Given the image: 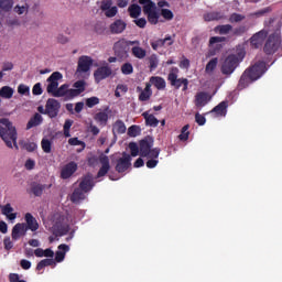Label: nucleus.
Here are the masks:
<instances>
[{
  "instance_id": "1",
  "label": "nucleus",
  "mask_w": 282,
  "mask_h": 282,
  "mask_svg": "<svg viewBox=\"0 0 282 282\" xmlns=\"http://www.w3.org/2000/svg\"><path fill=\"white\" fill-rule=\"evenodd\" d=\"M0 124V137L3 143L7 144V148L20 150V147H22V149H25L28 152L35 151L36 145L34 142L20 141V143H17V130L14 126H11L9 119L1 118Z\"/></svg>"
},
{
  "instance_id": "2",
  "label": "nucleus",
  "mask_w": 282,
  "mask_h": 282,
  "mask_svg": "<svg viewBox=\"0 0 282 282\" xmlns=\"http://www.w3.org/2000/svg\"><path fill=\"white\" fill-rule=\"evenodd\" d=\"M265 74V63L257 62L250 68L245 69L239 78V89L247 88L249 84L260 79Z\"/></svg>"
},
{
  "instance_id": "3",
  "label": "nucleus",
  "mask_w": 282,
  "mask_h": 282,
  "mask_svg": "<svg viewBox=\"0 0 282 282\" xmlns=\"http://www.w3.org/2000/svg\"><path fill=\"white\" fill-rule=\"evenodd\" d=\"M243 59V50H239L236 54L228 55L223 65L220 66V73L225 76H230L239 67V63Z\"/></svg>"
},
{
  "instance_id": "4",
  "label": "nucleus",
  "mask_w": 282,
  "mask_h": 282,
  "mask_svg": "<svg viewBox=\"0 0 282 282\" xmlns=\"http://www.w3.org/2000/svg\"><path fill=\"white\" fill-rule=\"evenodd\" d=\"M153 138L145 137L143 140H140L138 149H140V158L158 160L161 149L153 148Z\"/></svg>"
},
{
  "instance_id": "5",
  "label": "nucleus",
  "mask_w": 282,
  "mask_h": 282,
  "mask_svg": "<svg viewBox=\"0 0 282 282\" xmlns=\"http://www.w3.org/2000/svg\"><path fill=\"white\" fill-rule=\"evenodd\" d=\"M97 161L100 162L101 166L100 170L97 171L96 178L105 177V175H108V172L110 171L109 159L106 155L100 156V159H97L96 156H89V159H86V165L95 166Z\"/></svg>"
},
{
  "instance_id": "6",
  "label": "nucleus",
  "mask_w": 282,
  "mask_h": 282,
  "mask_svg": "<svg viewBox=\"0 0 282 282\" xmlns=\"http://www.w3.org/2000/svg\"><path fill=\"white\" fill-rule=\"evenodd\" d=\"M70 231L69 225L65 223V216L54 215V220L52 224V234L54 237H64Z\"/></svg>"
},
{
  "instance_id": "7",
  "label": "nucleus",
  "mask_w": 282,
  "mask_h": 282,
  "mask_svg": "<svg viewBox=\"0 0 282 282\" xmlns=\"http://www.w3.org/2000/svg\"><path fill=\"white\" fill-rule=\"evenodd\" d=\"M281 44V37L278 33L271 34L269 36V41H265L263 45H260V47H263V53L265 55H273L279 50V45Z\"/></svg>"
},
{
  "instance_id": "8",
  "label": "nucleus",
  "mask_w": 282,
  "mask_h": 282,
  "mask_svg": "<svg viewBox=\"0 0 282 282\" xmlns=\"http://www.w3.org/2000/svg\"><path fill=\"white\" fill-rule=\"evenodd\" d=\"M226 42V37L223 36H213L209 37V51H207V58L217 55V52H220L223 45L220 43Z\"/></svg>"
},
{
  "instance_id": "9",
  "label": "nucleus",
  "mask_w": 282,
  "mask_h": 282,
  "mask_svg": "<svg viewBox=\"0 0 282 282\" xmlns=\"http://www.w3.org/2000/svg\"><path fill=\"white\" fill-rule=\"evenodd\" d=\"M269 36L271 35L268 34V31L260 30L258 33L252 34V37H250V45L252 48L258 50L263 45L264 42L268 41Z\"/></svg>"
},
{
  "instance_id": "10",
  "label": "nucleus",
  "mask_w": 282,
  "mask_h": 282,
  "mask_svg": "<svg viewBox=\"0 0 282 282\" xmlns=\"http://www.w3.org/2000/svg\"><path fill=\"white\" fill-rule=\"evenodd\" d=\"M166 80H169L170 85L175 87V89L183 87V91L188 90V79L177 78V74L170 73V75H166Z\"/></svg>"
},
{
  "instance_id": "11",
  "label": "nucleus",
  "mask_w": 282,
  "mask_h": 282,
  "mask_svg": "<svg viewBox=\"0 0 282 282\" xmlns=\"http://www.w3.org/2000/svg\"><path fill=\"white\" fill-rule=\"evenodd\" d=\"M111 75H113V70L110 69V66L106 65L97 67L94 74L95 83L99 84L100 82L108 79Z\"/></svg>"
},
{
  "instance_id": "12",
  "label": "nucleus",
  "mask_w": 282,
  "mask_h": 282,
  "mask_svg": "<svg viewBox=\"0 0 282 282\" xmlns=\"http://www.w3.org/2000/svg\"><path fill=\"white\" fill-rule=\"evenodd\" d=\"M76 171H78V164H76V162H68V164H65L63 169L59 170V178L69 180L73 174H76Z\"/></svg>"
},
{
  "instance_id": "13",
  "label": "nucleus",
  "mask_w": 282,
  "mask_h": 282,
  "mask_svg": "<svg viewBox=\"0 0 282 282\" xmlns=\"http://www.w3.org/2000/svg\"><path fill=\"white\" fill-rule=\"evenodd\" d=\"M30 230L29 227H25V224H15L13 228H11V240H20L21 237H25Z\"/></svg>"
},
{
  "instance_id": "14",
  "label": "nucleus",
  "mask_w": 282,
  "mask_h": 282,
  "mask_svg": "<svg viewBox=\"0 0 282 282\" xmlns=\"http://www.w3.org/2000/svg\"><path fill=\"white\" fill-rule=\"evenodd\" d=\"M95 187V180H93L91 174H86L82 177V182L78 183V188L76 191L90 192Z\"/></svg>"
},
{
  "instance_id": "15",
  "label": "nucleus",
  "mask_w": 282,
  "mask_h": 282,
  "mask_svg": "<svg viewBox=\"0 0 282 282\" xmlns=\"http://www.w3.org/2000/svg\"><path fill=\"white\" fill-rule=\"evenodd\" d=\"M131 158L129 156V154L123 153L121 159H119V161L116 162V172L118 173H123L127 172V170H129V166H131Z\"/></svg>"
},
{
  "instance_id": "16",
  "label": "nucleus",
  "mask_w": 282,
  "mask_h": 282,
  "mask_svg": "<svg viewBox=\"0 0 282 282\" xmlns=\"http://www.w3.org/2000/svg\"><path fill=\"white\" fill-rule=\"evenodd\" d=\"M113 54L117 58L124 61L129 58V46L124 44L113 45Z\"/></svg>"
},
{
  "instance_id": "17",
  "label": "nucleus",
  "mask_w": 282,
  "mask_h": 282,
  "mask_svg": "<svg viewBox=\"0 0 282 282\" xmlns=\"http://www.w3.org/2000/svg\"><path fill=\"white\" fill-rule=\"evenodd\" d=\"M172 44H174L172 36L166 35L164 39H159L151 42V48L153 51H159L161 47L172 46Z\"/></svg>"
},
{
  "instance_id": "18",
  "label": "nucleus",
  "mask_w": 282,
  "mask_h": 282,
  "mask_svg": "<svg viewBox=\"0 0 282 282\" xmlns=\"http://www.w3.org/2000/svg\"><path fill=\"white\" fill-rule=\"evenodd\" d=\"M143 13L148 17V23H151V25L159 23V12H155V8H152V6L143 8Z\"/></svg>"
},
{
  "instance_id": "19",
  "label": "nucleus",
  "mask_w": 282,
  "mask_h": 282,
  "mask_svg": "<svg viewBox=\"0 0 282 282\" xmlns=\"http://www.w3.org/2000/svg\"><path fill=\"white\" fill-rule=\"evenodd\" d=\"M59 79H62V74L59 72H54L52 75H48V78H46V89L52 90L55 88H59Z\"/></svg>"
},
{
  "instance_id": "20",
  "label": "nucleus",
  "mask_w": 282,
  "mask_h": 282,
  "mask_svg": "<svg viewBox=\"0 0 282 282\" xmlns=\"http://www.w3.org/2000/svg\"><path fill=\"white\" fill-rule=\"evenodd\" d=\"M151 86H153L158 90H164L166 88V82L164 80V78L153 76L151 77L150 83L145 84V88L151 89Z\"/></svg>"
},
{
  "instance_id": "21",
  "label": "nucleus",
  "mask_w": 282,
  "mask_h": 282,
  "mask_svg": "<svg viewBox=\"0 0 282 282\" xmlns=\"http://www.w3.org/2000/svg\"><path fill=\"white\" fill-rule=\"evenodd\" d=\"M91 67V58L89 56L78 57V73H87Z\"/></svg>"
},
{
  "instance_id": "22",
  "label": "nucleus",
  "mask_w": 282,
  "mask_h": 282,
  "mask_svg": "<svg viewBox=\"0 0 282 282\" xmlns=\"http://www.w3.org/2000/svg\"><path fill=\"white\" fill-rule=\"evenodd\" d=\"M110 34L118 35L123 32V30H127V23H124L122 20H116L113 23H110Z\"/></svg>"
},
{
  "instance_id": "23",
  "label": "nucleus",
  "mask_w": 282,
  "mask_h": 282,
  "mask_svg": "<svg viewBox=\"0 0 282 282\" xmlns=\"http://www.w3.org/2000/svg\"><path fill=\"white\" fill-rule=\"evenodd\" d=\"M67 91H70V89H67V84H63L62 86L53 88L52 90L46 88V94L52 95L54 98L65 96Z\"/></svg>"
},
{
  "instance_id": "24",
  "label": "nucleus",
  "mask_w": 282,
  "mask_h": 282,
  "mask_svg": "<svg viewBox=\"0 0 282 282\" xmlns=\"http://www.w3.org/2000/svg\"><path fill=\"white\" fill-rule=\"evenodd\" d=\"M57 250L59 251H57L56 254L52 256V258H54L52 260L57 261V263H59L65 260V253L70 250V247H68L67 245H59L57 246Z\"/></svg>"
},
{
  "instance_id": "25",
  "label": "nucleus",
  "mask_w": 282,
  "mask_h": 282,
  "mask_svg": "<svg viewBox=\"0 0 282 282\" xmlns=\"http://www.w3.org/2000/svg\"><path fill=\"white\" fill-rule=\"evenodd\" d=\"M17 225H25V228H30L31 231L35 232L39 230V221L35 220L32 214H25V224H17Z\"/></svg>"
},
{
  "instance_id": "26",
  "label": "nucleus",
  "mask_w": 282,
  "mask_h": 282,
  "mask_svg": "<svg viewBox=\"0 0 282 282\" xmlns=\"http://www.w3.org/2000/svg\"><path fill=\"white\" fill-rule=\"evenodd\" d=\"M213 113L217 117H226L228 113V101H220V104H217V106L213 108Z\"/></svg>"
},
{
  "instance_id": "27",
  "label": "nucleus",
  "mask_w": 282,
  "mask_h": 282,
  "mask_svg": "<svg viewBox=\"0 0 282 282\" xmlns=\"http://www.w3.org/2000/svg\"><path fill=\"white\" fill-rule=\"evenodd\" d=\"M1 215L7 216L9 221L17 219V214L14 213V208H11V204L1 205Z\"/></svg>"
},
{
  "instance_id": "28",
  "label": "nucleus",
  "mask_w": 282,
  "mask_h": 282,
  "mask_svg": "<svg viewBox=\"0 0 282 282\" xmlns=\"http://www.w3.org/2000/svg\"><path fill=\"white\" fill-rule=\"evenodd\" d=\"M138 91L140 93V95L138 96V100L140 102H145L148 100H151V96L153 95V91L145 87L144 89L141 87H138Z\"/></svg>"
},
{
  "instance_id": "29",
  "label": "nucleus",
  "mask_w": 282,
  "mask_h": 282,
  "mask_svg": "<svg viewBox=\"0 0 282 282\" xmlns=\"http://www.w3.org/2000/svg\"><path fill=\"white\" fill-rule=\"evenodd\" d=\"M46 189V185L39 183H31V194L34 197H41L43 195V191Z\"/></svg>"
},
{
  "instance_id": "30",
  "label": "nucleus",
  "mask_w": 282,
  "mask_h": 282,
  "mask_svg": "<svg viewBox=\"0 0 282 282\" xmlns=\"http://www.w3.org/2000/svg\"><path fill=\"white\" fill-rule=\"evenodd\" d=\"M143 119L145 120V126L151 127V128L159 127V122H161L153 115L148 113V112H143Z\"/></svg>"
},
{
  "instance_id": "31",
  "label": "nucleus",
  "mask_w": 282,
  "mask_h": 282,
  "mask_svg": "<svg viewBox=\"0 0 282 282\" xmlns=\"http://www.w3.org/2000/svg\"><path fill=\"white\" fill-rule=\"evenodd\" d=\"M223 20V13L220 12H207L204 13V22H215Z\"/></svg>"
},
{
  "instance_id": "32",
  "label": "nucleus",
  "mask_w": 282,
  "mask_h": 282,
  "mask_svg": "<svg viewBox=\"0 0 282 282\" xmlns=\"http://www.w3.org/2000/svg\"><path fill=\"white\" fill-rule=\"evenodd\" d=\"M47 111H59V101L57 99L48 98L46 99V106H42Z\"/></svg>"
},
{
  "instance_id": "33",
  "label": "nucleus",
  "mask_w": 282,
  "mask_h": 282,
  "mask_svg": "<svg viewBox=\"0 0 282 282\" xmlns=\"http://www.w3.org/2000/svg\"><path fill=\"white\" fill-rule=\"evenodd\" d=\"M41 122H43V118L41 117L40 113H35L33 115V118H31V120L28 121L26 129L30 130L35 127H39L41 126Z\"/></svg>"
},
{
  "instance_id": "34",
  "label": "nucleus",
  "mask_w": 282,
  "mask_h": 282,
  "mask_svg": "<svg viewBox=\"0 0 282 282\" xmlns=\"http://www.w3.org/2000/svg\"><path fill=\"white\" fill-rule=\"evenodd\" d=\"M208 100V95L206 93H197L195 98V105L197 108H202L206 106V101Z\"/></svg>"
},
{
  "instance_id": "35",
  "label": "nucleus",
  "mask_w": 282,
  "mask_h": 282,
  "mask_svg": "<svg viewBox=\"0 0 282 282\" xmlns=\"http://www.w3.org/2000/svg\"><path fill=\"white\" fill-rule=\"evenodd\" d=\"M127 12H129V18L137 19L142 13V8L139 4H131L127 9Z\"/></svg>"
},
{
  "instance_id": "36",
  "label": "nucleus",
  "mask_w": 282,
  "mask_h": 282,
  "mask_svg": "<svg viewBox=\"0 0 282 282\" xmlns=\"http://www.w3.org/2000/svg\"><path fill=\"white\" fill-rule=\"evenodd\" d=\"M86 193H89V191L73 189V194H70V202L78 203L79 200H84V194Z\"/></svg>"
},
{
  "instance_id": "37",
  "label": "nucleus",
  "mask_w": 282,
  "mask_h": 282,
  "mask_svg": "<svg viewBox=\"0 0 282 282\" xmlns=\"http://www.w3.org/2000/svg\"><path fill=\"white\" fill-rule=\"evenodd\" d=\"M95 122L99 123L100 126L105 127L108 124V112L100 111L95 113Z\"/></svg>"
},
{
  "instance_id": "38",
  "label": "nucleus",
  "mask_w": 282,
  "mask_h": 282,
  "mask_svg": "<svg viewBox=\"0 0 282 282\" xmlns=\"http://www.w3.org/2000/svg\"><path fill=\"white\" fill-rule=\"evenodd\" d=\"M234 30L235 28L230 24L215 26V32L220 35H228V33L232 32Z\"/></svg>"
},
{
  "instance_id": "39",
  "label": "nucleus",
  "mask_w": 282,
  "mask_h": 282,
  "mask_svg": "<svg viewBox=\"0 0 282 282\" xmlns=\"http://www.w3.org/2000/svg\"><path fill=\"white\" fill-rule=\"evenodd\" d=\"M57 260H53V259H44V260H41L39 262V264H35V271H41L43 270L44 268H48V267H53L54 263H56Z\"/></svg>"
},
{
  "instance_id": "40",
  "label": "nucleus",
  "mask_w": 282,
  "mask_h": 282,
  "mask_svg": "<svg viewBox=\"0 0 282 282\" xmlns=\"http://www.w3.org/2000/svg\"><path fill=\"white\" fill-rule=\"evenodd\" d=\"M147 52L145 48H142L140 46H133L132 47V56L138 59L145 58Z\"/></svg>"
},
{
  "instance_id": "41",
  "label": "nucleus",
  "mask_w": 282,
  "mask_h": 282,
  "mask_svg": "<svg viewBox=\"0 0 282 282\" xmlns=\"http://www.w3.org/2000/svg\"><path fill=\"white\" fill-rule=\"evenodd\" d=\"M37 110H39V113L48 116V119L57 118V116L59 113V111H56V110L44 109L43 106H39Z\"/></svg>"
},
{
  "instance_id": "42",
  "label": "nucleus",
  "mask_w": 282,
  "mask_h": 282,
  "mask_svg": "<svg viewBox=\"0 0 282 282\" xmlns=\"http://www.w3.org/2000/svg\"><path fill=\"white\" fill-rule=\"evenodd\" d=\"M158 67H159V56H155V54L148 56V68H150L151 72H153Z\"/></svg>"
},
{
  "instance_id": "43",
  "label": "nucleus",
  "mask_w": 282,
  "mask_h": 282,
  "mask_svg": "<svg viewBox=\"0 0 282 282\" xmlns=\"http://www.w3.org/2000/svg\"><path fill=\"white\" fill-rule=\"evenodd\" d=\"M14 95V90L9 86H3L0 89V97L3 99H11V96Z\"/></svg>"
},
{
  "instance_id": "44",
  "label": "nucleus",
  "mask_w": 282,
  "mask_h": 282,
  "mask_svg": "<svg viewBox=\"0 0 282 282\" xmlns=\"http://www.w3.org/2000/svg\"><path fill=\"white\" fill-rule=\"evenodd\" d=\"M189 128H191V126H188V124L183 126V129L180 130V134L177 135V139L180 141H183V142L188 141V135L191 134L188 132Z\"/></svg>"
},
{
  "instance_id": "45",
  "label": "nucleus",
  "mask_w": 282,
  "mask_h": 282,
  "mask_svg": "<svg viewBox=\"0 0 282 282\" xmlns=\"http://www.w3.org/2000/svg\"><path fill=\"white\" fill-rule=\"evenodd\" d=\"M128 128L123 124V121L117 120L116 123H113V131L118 134H123V132H127Z\"/></svg>"
},
{
  "instance_id": "46",
  "label": "nucleus",
  "mask_w": 282,
  "mask_h": 282,
  "mask_svg": "<svg viewBox=\"0 0 282 282\" xmlns=\"http://www.w3.org/2000/svg\"><path fill=\"white\" fill-rule=\"evenodd\" d=\"M217 68V58L209 59L207 66L204 67V73L212 74Z\"/></svg>"
},
{
  "instance_id": "47",
  "label": "nucleus",
  "mask_w": 282,
  "mask_h": 282,
  "mask_svg": "<svg viewBox=\"0 0 282 282\" xmlns=\"http://www.w3.org/2000/svg\"><path fill=\"white\" fill-rule=\"evenodd\" d=\"M123 133H127L129 138H135L137 135H140V126H131L127 131H123Z\"/></svg>"
},
{
  "instance_id": "48",
  "label": "nucleus",
  "mask_w": 282,
  "mask_h": 282,
  "mask_svg": "<svg viewBox=\"0 0 282 282\" xmlns=\"http://www.w3.org/2000/svg\"><path fill=\"white\" fill-rule=\"evenodd\" d=\"M41 150L44 151V153H52V141L41 139Z\"/></svg>"
},
{
  "instance_id": "49",
  "label": "nucleus",
  "mask_w": 282,
  "mask_h": 282,
  "mask_svg": "<svg viewBox=\"0 0 282 282\" xmlns=\"http://www.w3.org/2000/svg\"><path fill=\"white\" fill-rule=\"evenodd\" d=\"M129 158H134L140 155V148H137V143L134 142H129Z\"/></svg>"
},
{
  "instance_id": "50",
  "label": "nucleus",
  "mask_w": 282,
  "mask_h": 282,
  "mask_svg": "<svg viewBox=\"0 0 282 282\" xmlns=\"http://www.w3.org/2000/svg\"><path fill=\"white\" fill-rule=\"evenodd\" d=\"M86 108H95V106L99 105V98L97 97H89L86 98L85 102H83Z\"/></svg>"
},
{
  "instance_id": "51",
  "label": "nucleus",
  "mask_w": 282,
  "mask_h": 282,
  "mask_svg": "<svg viewBox=\"0 0 282 282\" xmlns=\"http://www.w3.org/2000/svg\"><path fill=\"white\" fill-rule=\"evenodd\" d=\"M246 17L239 14V13H231V15L228 17V23H241Z\"/></svg>"
},
{
  "instance_id": "52",
  "label": "nucleus",
  "mask_w": 282,
  "mask_h": 282,
  "mask_svg": "<svg viewBox=\"0 0 282 282\" xmlns=\"http://www.w3.org/2000/svg\"><path fill=\"white\" fill-rule=\"evenodd\" d=\"M134 72V68L131 67V64L130 63H123L121 65V74H123V76H129L131 75V73Z\"/></svg>"
},
{
  "instance_id": "53",
  "label": "nucleus",
  "mask_w": 282,
  "mask_h": 282,
  "mask_svg": "<svg viewBox=\"0 0 282 282\" xmlns=\"http://www.w3.org/2000/svg\"><path fill=\"white\" fill-rule=\"evenodd\" d=\"M85 90H68L67 93H65V95H63V97L68 98V100H72L73 98L78 97L80 94H83Z\"/></svg>"
},
{
  "instance_id": "54",
  "label": "nucleus",
  "mask_w": 282,
  "mask_h": 282,
  "mask_svg": "<svg viewBox=\"0 0 282 282\" xmlns=\"http://www.w3.org/2000/svg\"><path fill=\"white\" fill-rule=\"evenodd\" d=\"M73 126L72 120H65V124L63 126V133L65 138H70V127Z\"/></svg>"
},
{
  "instance_id": "55",
  "label": "nucleus",
  "mask_w": 282,
  "mask_h": 282,
  "mask_svg": "<svg viewBox=\"0 0 282 282\" xmlns=\"http://www.w3.org/2000/svg\"><path fill=\"white\" fill-rule=\"evenodd\" d=\"M119 44H123L127 47L132 46V45H140V41H127V40H119L118 42L113 43V46H117Z\"/></svg>"
},
{
  "instance_id": "56",
  "label": "nucleus",
  "mask_w": 282,
  "mask_h": 282,
  "mask_svg": "<svg viewBox=\"0 0 282 282\" xmlns=\"http://www.w3.org/2000/svg\"><path fill=\"white\" fill-rule=\"evenodd\" d=\"M247 26L246 25H239L236 26L231 32H234V36H241L245 33H247Z\"/></svg>"
},
{
  "instance_id": "57",
  "label": "nucleus",
  "mask_w": 282,
  "mask_h": 282,
  "mask_svg": "<svg viewBox=\"0 0 282 282\" xmlns=\"http://www.w3.org/2000/svg\"><path fill=\"white\" fill-rule=\"evenodd\" d=\"M12 0H0V8L3 12L11 10Z\"/></svg>"
},
{
  "instance_id": "58",
  "label": "nucleus",
  "mask_w": 282,
  "mask_h": 282,
  "mask_svg": "<svg viewBox=\"0 0 282 282\" xmlns=\"http://www.w3.org/2000/svg\"><path fill=\"white\" fill-rule=\"evenodd\" d=\"M73 90H82L85 91L86 90V82L84 80H77L76 83H73Z\"/></svg>"
},
{
  "instance_id": "59",
  "label": "nucleus",
  "mask_w": 282,
  "mask_h": 282,
  "mask_svg": "<svg viewBox=\"0 0 282 282\" xmlns=\"http://www.w3.org/2000/svg\"><path fill=\"white\" fill-rule=\"evenodd\" d=\"M173 13L169 9H161V18H164V20L170 21L173 19Z\"/></svg>"
},
{
  "instance_id": "60",
  "label": "nucleus",
  "mask_w": 282,
  "mask_h": 282,
  "mask_svg": "<svg viewBox=\"0 0 282 282\" xmlns=\"http://www.w3.org/2000/svg\"><path fill=\"white\" fill-rule=\"evenodd\" d=\"M17 94L28 95L30 94V87L25 86L24 84H20V86H17Z\"/></svg>"
},
{
  "instance_id": "61",
  "label": "nucleus",
  "mask_w": 282,
  "mask_h": 282,
  "mask_svg": "<svg viewBox=\"0 0 282 282\" xmlns=\"http://www.w3.org/2000/svg\"><path fill=\"white\" fill-rule=\"evenodd\" d=\"M110 6H113L112 1H110V0H102L100 2V10L105 11V10L113 9V7H110Z\"/></svg>"
},
{
  "instance_id": "62",
  "label": "nucleus",
  "mask_w": 282,
  "mask_h": 282,
  "mask_svg": "<svg viewBox=\"0 0 282 282\" xmlns=\"http://www.w3.org/2000/svg\"><path fill=\"white\" fill-rule=\"evenodd\" d=\"M148 162H145L144 166L148 169H155L156 165H159V160H155L153 158H148Z\"/></svg>"
},
{
  "instance_id": "63",
  "label": "nucleus",
  "mask_w": 282,
  "mask_h": 282,
  "mask_svg": "<svg viewBox=\"0 0 282 282\" xmlns=\"http://www.w3.org/2000/svg\"><path fill=\"white\" fill-rule=\"evenodd\" d=\"M195 121H196V124H198V127H202L206 123V118H204L203 115L196 113Z\"/></svg>"
},
{
  "instance_id": "64",
  "label": "nucleus",
  "mask_w": 282,
  "mask_h": 282,
  "mask_svg": "<svg viewBox=\"0 0 282 282\" xmlns=\"http://www.w3.org/2000/svg\"><path fill=\"white\" fill-rule=\"evenodd\" d=\"M102 11L106 12L107 18H113L118 13V9L116 7L110 8V9H106V10H102Z\"/></svg>"
}]
</instances>
